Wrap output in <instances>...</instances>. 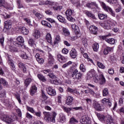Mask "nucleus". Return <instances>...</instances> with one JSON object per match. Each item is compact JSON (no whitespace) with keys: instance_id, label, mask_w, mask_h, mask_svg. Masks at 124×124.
I'll return each mask as SVG.
<instances>
[{"instance_id":"f704fd0d","label":"nucleus","mask_w":124,"mask_h":124,"mask_svg":"<svg viewBox=\"0 0 124 124\" xmlns=\"http://www.w3.org/2000/svg\"><path fill=\"white\" fill-rule=\"evenodd\" d=\"M57 18L60 22H61V23H63L64 24H65V23H66L65 18H64V17H62V16L61 15L58 16Z\"/></svg>"},{"instance_id":"bf43d9fd","label":"nucleus","mask_w":124,"mask_h":124,"mask_svg":"<svg viewBox=\"0 0 124 124\" xmlns=\"http://www.w3.org/2000/svg\"><path fill=\"white\" fill-rule=\"evenodd\" d=\"M37 61L39 63L42 64L44 62V59L41 57L40 58L37 59Z\"/></svg>"},{"instance_id":"9d476101","label":"nucleus","mask_w":124,"mask_h":124,"mask_svg":"<svg viewBox=\"0 0 124 124\" xmlns=\"http://www.w3.org/2000/svg\"><path fill=\"white\" fill-rule=\"evenodd\" d=\"M48 62L46 63V66H52L54 64V58L52 54L48 53Z\"/></svg>"},{"instance_id":"c756f323","label":"nucleus","mask_w":124,"mask_h":124,"mask_svg":"<svg viewBox=\"0 0 124 124\" xmlns=\"http://www.w3.org/2000/svg\"><path fill=\"white\" fill-rule=\"evenodd\" d=\"M33 13L39 20H40V19H42V18H43V17H44L43 15H42L41 14H40L34 10L33 11Z\"/></svg>"},{"instance_id":"6e6d98bb","label":"nucleus","mask_w":124,"mask_h":124,"mask_svg":"<svg viewBox=\"0 0 124 124\" xmlns=\"http://www.w3.org/2000/svg\"><path fill=\"white\" fill-rule=\"evenodd\" d=\"M70 64H72V62L69 61L68 62L63 64L62 67L63 68H65V67H67V66L70 65Z\"/></svg>"},{"instance_id":"774afa93","label":"nucleus","mask_w":124,"mask_h":124,"mask_svg":"<svg viewBox=\"0 0 124 124\" xmlns=\"http://www.w3.org/2000/svg\"><path fill=\"white\" fill-rule=\"evenodd\" d=\"M62 53L63 54H68V50L66 48H63L62 50Z\"/></svg>"},{"instance_id":"603ef678","label":"nucleus","mask_w":124,"mask_h":124,"mask_svg":"<svg viewBox=\"0 0 124 124\" xmlns=\"http://www.w3.org/2000/svg\"><path fill=\"white\" fill-rule=\"evenodd\" d=\"M16 112L17 113L18 116L19 117V118H22V111H21V109H20V108H17Z\"/></svg>"},{"instance_id":"9b49d317","label":"nucleus","mask_w":124,"mask_h":124,"mask_svg":"<svg viewBox=\"0 0 124 124\" xmlns=\"http://www.w3.org/2000/svg\"><path fill=\"white\" fill-rule=\"evenodd\" d=\"M31 53H26L25 52H22L20 55V57L23 60H30L31 59Z\"/></svg>"},{"instance_id":"6e6552de","label":"nucleus","mask_w":124,"mask_h":124,"mask_svg":"<svg viewBox=\"0 0 124 124\" xmlns=\"http://www.w3.org/2000/svg\"><path fill=\"white\" fill-rule=\"evenodd\" d=\"M62 109L64 112H66V113H68L69 112H70L72 109H74V110H82L83 107H75L70 108H66V107L63 106Z\"/></svg>"},{"instance_id":"393cba45","label":"nucleus","mask_w":124,"mask_h":124,"mask_svg":"<svg viewBox=\"0 0 124 124\" xmlns=\"http://www.w3.org/2000/svg\"><path fill=\"white\" fill-rule=\"evenodd\" d=\"M70 55L71 58L73 59H75L77 57V51L75 48H72L70 52Z\"/></svg>"},{"instance_id":"72a5a7b5","label":"nucleus","mask_w":124,"mask_h":124,"mask_svg":"<svg viewBox=\"0 0 124 124\" xmlns=\"http://www.w3.org/2000/svg\"><path fill=\"white\" fill-rule=\"evenodd\" d=\"M20 31L22 33L25 35L29 34V30L26 29V27H22V28L20 29Z\"/></svg>"},{"instance_id":"0eeeda50","label":"nucleus","mask_w":124,"mask_h":124,"mask_svg":"<svg viewBox=\"0 0 124 124\" xmlns=\"http://www.w3.org/2000/svg\"><path fill=\"white\" fill-rule=\"evenodd\" d=\"M16 40L17 42H15L14 43V44L16 45V46H23V44L24 42V38H23V37L19 36H18L16 38Z\"/></svg>"},{"instance_id":"5701e85b","label":"nucleus","mask_w":124,"mask_h":124,"mask_svg":"<svg viewBox=\"0 0 124 124\" xmlns=\"http://www.w3.org/2000/svg\"><path fill=\"white\" fill-rule=\"evenodd\" d=\"M31 83V78H27L25 79L24 82V86H25V90H27V88L30 86V84Z\"/></svg>"},{"instance_id":"473e14b6","label":"nucleus","mask_w":124,"mask_h":124,"mask_svg":"<svg viewBox=\"0 0 124 124\" xmlns=\"http://www.w3.org/2000/svg\"><path fill=\"white\" fill-rule=\"evenodd\" d=\"M106 123L107 124H117L114 122V119L112 117H108L106 120Z\"/></svg>"},{"instance_id":"ea45409f","label":"nucleus","mask_w":124,"mask_h":124,"mask_svg":"<svg viewBox=\"0 0 124 124\" xmlns=\"http://www.w3.org/2000/svg\"><path fill=\"white\" fill-rule=\"evenodd\" d=\"M74 12V10H72L71 9H69L65 12V14L66 16H71V15L73 14Z\"/></svg>"},{"instance_id":"0e129e2a","label":"nucleus","mask_w":124,"mask_h":124,"mask_svg":"<svg viewBox=\"0 0 124 124\" xmlns=\"http://www.w3.org/2000/svg\"><path fill=\"white\" fill-rule=\"evenodd\" d=\"M67 19H68V20L69 21H70L71 22H74V21H75V19L71 17V16H67Z\"/></svg>"},{"instance_id":"de8ad7c7","label":"nucleus","mask_w":124,"mask_h":124,"mask_svg":"<svg viewBox=\"0 0 124 124\" xmlns=\"http://www.w3.org/2000/svg\"><path fill=\"white\" fill-rule=\"evenodd\" d=\"M14 95L17 100H18L19 104H22V101H21V98H20V95L19 94H15Z\"/></svg>"},{"instance_id":"a19ab883","label":"nucleus","mask_w":124,"mask_h":124,"mask_svg":"<svg viewBox=\"0 0 124 124\" xmlns=\"http://www.w3.org/2000/svg\"><path fill=\"white\" fill-rule=\"evenodd\" d=\"M6 94V92L5 91V90L4 89L2 90L1 93H0V98H4L5 97Z\"/></svg>"},{"instance_id":"aec40b11","label":"nucleus","mask_w":124,"mask_h":124,"mask_svg":"<svg viewBox=\"0 0 124 124\" xmlns=\"http://www.w3.org/2000/svg\"><path fill=\"white\" fill-rule=\"evenodd\" d=\"M99 80H100V85H104V84L106 83V79H105L103 74H101L99 75Z\"/></svg>"},{"instance_id":"f8f14e48","label":"nucleus","mask_w":124,"mask_h":124,"mask_svg":"<svg viewBox=\"0 0 124 124\" xmlns=\"http://www.w3.org/2000/svg\"><path fill=\"white\" fill-rule=\"evenodd\" d=\"M93 106L94 107V108L97 110V111H103V110H104V107L100 106L98 103L95 101L93 102Z\"/></svg>"},{"instance_id":"1a4fd4ad","label":"nucleus","mask_w":124,"mask_h":124,"mask_svg":"<svg viewBox=\"0 0 124 124\" xmlns=\"http://www.w3.org/2000/svg\"><path fill=\"white\" fill-rule=\"evenodd\" d=\"M46 92L48 94L51 96H55L56 94V90L55 89H53L51 86H49L46 88Z\"/></svg>"},{"instance_id":"4be33fe9","label":"nucleus","mask_w":124,"mask_h":124,"mask_svg":"<svg viewBox=\"0 0 124 124\" xmlns=\"http://www.w3.org/2000/svg\"><path fill=\"white\" fill-rule=\"evenodd\" d=\"M8 60L12 70H13V71H15L16 68H15V65H14V63L13 62V60L10 59L9 56L8 57Z\"/></svg>"},{"instance_id":"7ed1b4c3","label":"nucleus","mask_w":124,"mask_h":124,"mask_svg":"<svg viewBox=\"0 0 124 124\" xmlns=\"http://www.w3.org/2000/svg\"><path fill=\"white\" fill-rule=\"evenodd\" d=\"M15 119H16V120L18 119V117H17L16 115L11 116L5 115L2 117V120L3 122H5L6 124H12V123L15 121Z\"/></svg>"},{"instance_id":"39448f33","label":"nucleus","mask_w":124,"mask_h":124,"mask_svg":"<svg viewBox=\"0 0 124 124\" xmlns=\"http://www.w3.org/2000/svg\"><path fill=\"white\" fill-rule=\"evenodd\" d=\"M101 6H102L103 9H104L105 11H107V12H108V13H109V14L112 15L113 17H115L116 16V14H115V12L113 11V10H112V8H111L108 6H107L105 3H104V2H102Z\"/></svg>"},{"instance_id":"e433bc0d","label":"nucleus","mask_w":124,"mask_h":124,"mask_svg":"<svg viewBox=\"0 0 124 124\" xmlns=\"http://www.w3.org/2000/svg\"><path fill=\"white\" fill-rule=\"evenodd\" d=\"M92 48L94 52H97L98 49H99V45H98V43H94L93 45Z\"/></svg>"},{"instance_id":"37998d69","label":"nucleus","mask_w":124,"mask_h":124,"mask_svg":"<svg viewBox=\"0 0 124 124\" xmlns=\"http://www.w3.org/2000/svg\"><path fill=\"white\" fill-rule=\"evenodd\" d=\"M60 40H61V37L60 35H58L56 36L55 40L54 42V45H56V44H58L60 42Z\"/></svg>"},{"instance_id":"412c9836","label":"nucleus","mask_w":124,"mask_h":124,"mask_svg":"<svg viewBox=\"0 0 124 124\" xmlns=\"http://www.w3.org/2000/svg\"><path fill=\"white\" fill-rule=\"evenodd\" d=\"M87 7L90 8L91 9H94L95 7H98L97 4L95 2H92L91 3H88L86 4Z\"/></svg>"},{"instance_id":"7c9ffc66","label":"nucleus","mask_w":124,"mask_h":124,"mask_svg":"<svg viewBox=\"0 0 124 124\" xmlns=\"http://www.w3.org/2000/svg\"><path fill=\"white\" fill-rule=\"evenodd\" d=\"M37 77L40 81H42V82H44V83H45L47 81V79H46L45 77H44V76H43V75L42 74H38L37 75Z\"/></svg>"},{"instance_id":"f03ea898","label":"nucleus","mask_w":124,"mask_h":124,"mask_svg":"<svg viewBox=\"0 0 124 124\" xmlns=\"http://www.w3.org/2000/svg\"><path fill=\"white\" fill-rule=\"evenodd\" d=\"M70 72L72 74V78L76 79L77 81H81V79L83 78V74L81 72L78 73L77 69L72 67L70 69Z\"/></svg>"},{"instance_id":"864d4df0","label":"nucleus","mask_w":124,"mask_h":124,"mask_svg":"<svg viewBox=\"0 0 124 124\" xmlns=\"http://www.w3.org/2000/svg\"><path fill=\"white\" fill-rule=\"evenodd\" d=\"M28 43L30 46H33V44H34V40L32 38H30L28 41Z\"/></svg>"},{"instance_id":"dca6fc26","label":"nucleus","mask_w":124,"mask_h":124,"mask_svg":"<svg viewBox=\"0 0 124 124\" xmlns=\"http://www.w3.org/2000/svg\"><path fill=\"white\" fill-rule=\"evenodd\" d=\"M84 13L85 14H86L87 17H90V18L93 19V20H96V17H95V16L94 15V14H93L91 11L85 10L84 11Z\"/></svg>"},{"instance_id":"b1692460","label":"nucleus","mask_w":124,"mask_h":124,"mask_svg":"<svg viewBox=\"0 0 124 124\" xmlns=\"http://www.w3.org/2000/svg\"><path fill=\"white\" fill-rule=\"evenodd\" d=\"M72 29L73 31H74L76 34H79L80 30H79L78 26L75 25V24L72 25Z\"/></svg>"},{"instance_id":"423d86ee","label":"nucleus","mask_w":124,"mask_h":124,"mask_svg":"<svg viewBox=\"0 0 124 124\" xmlns=\"http://www.w3.org/2000/svg\"><path fill=\"white\" fill-rule=\"evenodd\" d=\"M80 122L82 124H92V121L88 115L82 116Z\"/></svg>"},{"instance_id":"3c124183","label":"nucleus","mask_w":124,"mask_h":124,"mask_svg":"<svg viewBox=\"0 0 124 124\" xmlns=\"http://www.w3.org/2000/svg\"><path fill=\"white\" fill-rule=\"evenodd\" d=\"M79 69L82 72H85L86 71V67L84 64H81L79 66Z\"/></svg>"},{"instance_id":"680f3d73","label":"nucleus","mask_w":124,"mask_h":124,"mask_svg":"<svg viewBox=\"0 0 124 124\" xmlns=\"http://www.w3.org/2000/svg\"><path fill=\"white\" fill-rule=\"evenodd\" d=\"M27 110H28V111H29V112H31V113H32L33 114H34V113H35L34 110L33 109V108H31V107L28 106Z\"/></svg>"},{"instance_id":"e2e57ef3","label":"nucleus","mask_w":124,"mask_h":124,"mask_svg":"<svg viewBox=\"0 0 124 124\" xmlns=\"http://www.w3.org/2000/svg\"><path fill=\"white\" fill-rule=\"evenodd\" d=\"M46 20L48 21V22H50V23H51V24H56V21L54 19H52V18H46Z\"/></svg>"},{"instance_id":"4d7b16f0","label":"nucleus","mask_w":124,"mask_h":124,"mask_svg":"<svg viewBox=\"0 0 124 124\" xmlns=\"http://www.w3.org/2000/svg\"><path fill=\"white\" fill-rule=\"evenodd\" d=\"M65 121H66V118H65V116H64V115H62V116H60L61 123H62V124H63V123H64Z\"/></svg>"},{"instance_id":"338daca9","label":"nucleus","mask_w":124,"mask_h":124,"mask_svg":"<svg viewBox=\"0 0 124 124\" xmlns=\"http://www.w3.org/2000/svg\"><path fill=\"white\" fill-rule=\"evenodd\" d=\"M4 42V37H2V38H0V43L2 46H3Z\"/></svg>"},{"instance_id":"58836bf2","label":"nucleus","mask_w":124,"mask_h":124,"mask_svg":"<svg viewBox=\"0 0 124 124\" xmlns=\"http://www.w3.org/2000/svg\"><path fill=\"white\" fill-rule=\"evenodd\" d=\"M46 38L48 43H51L52 42V37L51 36V34L47 33L46 36Z\"/></svg>"},{"instance_id":"052dcab7","label":"nucleus","mask_w":124,"mask_h":124,"mask_svg":"<svg viewBox=\"0 0 124 124\" xmlns=\"http://www.w3.org/2000/svg\"><path fill=\"white\" fill-rule=\"evenodd\" d=\"M47 76L50 78H51V79H56V78H57V77L52 73H49Z\"/></svg>"},{"instance_id":"a18cd8bd","label":"nucleus","mask_w":124,"mask_h":124,"mask_svg":"<svg viewBox=\"0 0 124 124\" xmlns=\"http://www.w3.org/2000/svg\"><path fill=\"white\" fill-rule=\"evenodd\" d=\"M97 65L99 68H101L102 69H104V68H105V66L99 62H97Z\"/></svg>"},{"instance_id":"09e8293b","label":"nucleus","mask_w":124,"mask_h":124,"mask_svg":"<svg viewBox=\"0 0 124 124\" xmlns=\"http://www.w3.org/2000/svg\"><path fill=\"white\" fill-rule=\"evenodd\" d=\"M63 32L65 36H68V35L70 34V32H69V31H68L67 29L65 28L63 29Z\"/></svg>"},{"instance_id":"8fccbe9b","label":"nucleus","mask_w":124,"mask_h":124,"mask_svg":"<svg viewBox=\"0 0 124 124\" xmlns=\"http://www.w3.org/2000/svg\"><path fill=\"white\" fill-rule=\"evenodd\" d=\"M16 3L18 8H23V7H24V5H23V4L21 2V0H16Z\"/></svg>"},{"instance_id":"79ce46f5","label":"nucleus","mask_w":124,"mask_h":124,"mask_svg":"<svg viewBox=\"0 0 124 124\" xmlns=\"http://www.w3.org/2000/svg\"><path fill=\"white\" fill-rule=\"evenodd\" d=\"M108 94H109V91L108 89L106 88L103 90V96H107Z\"/></svg>"},{"instance_id":"f3484780","label":"nucleus","mask_w":124,"mask_h":124,"mask_svg":"<svg viewBox=\"0 0 124 124\" xmlns=\"http://www.w3.org/2000/svg\"><path fill=\"white\" fill-rule=\"evenodd\" d=\"M57 58L60 62H66L67 61V57L63 56L61 54H58Z\"/></svg>"},{"instance_id":"a211bd4d","label":"nucleus","mask_w":124,"mask_h":124,"mask_svg":"<svg viewBox=\"0 0 124 124\" xmlns=\"http://www.w3.org/2000/svg\"><path fill=\"white\" fill-rule=\"evenodd\" d=\"M18 66L19 68H20V69L22 70L23 73H26V72H27V67L24 63H22V62H18Z\"/></svg>"},{"instance_id":"c03bdc74","label":"nucleus","mask_w":124,"mask_h":124,"mask_svg":"<svg viewBox=\"0 0 124 124\" xmlns=\"http://www.w3.org/2000/svg\"><path fill=\"white\" fill-rule=\"evenodd\" d=\"M0 84H2V85L3 86H7V81H6V80H5V79L2 78H0Z\"/></svg>"},{"instance_id":"20e7f679","label":"nucleus","mask_w":124,"mask_h":124,"mask_svg":"<svg viewBox=\"0 0 124 124\" xmlns=\"http://www.w3.org/2000/svg\"><path fill=\"white\" fill-rule=\"evenodd\" d=\"M109 36H111V34L109 33L108 35H106L104 36H99L100 39H103V40H105L106 42L108 43L109 44H111L112 45L115 44L116 43V41L115 39L111 38H107V37H109Z\"/></svg>"},{"instance_id":"5fc2aeb1","label":"nucleus","mask_w":124,"mask_h":124,"mask_svg":"<svg viewBox=\"0 0 124 124\" xmlns=\"http://www.w3.org/2000/svg\"><path fill=\"white\" fill-rule=\"evenodd\" d=\"M107 2L110 3V4H116L117 1V0H106Z\"/></svg>"},{"instance_id":"13d9d810","label":"nucleus","mask_w":124,"mask_h":124,"mask_svg":"<svg viewBox=\"0 0 124 124\" xmlns=\"http://www.w3.org/2000/svg\"><path fill=\"white\" fill-rule=\"evenodd\" d=\"M42 98L45 99V100H47V99H48V97H47L46 94H45V93L43 91H42Z\"/></svg>"},{"instance_id":"c85d7f7f","label":"nucleus","mask_w":124,"mask_h":124,"mask_svg":"<svg viewBox=\"0 0 124 124\" xmlns=\"http://www.w3.org/2000/svg\"><path fill=\"white\" fill-rule=\"evenodd\" d=\"M112 51V47L107 46L106 48L104 49L103 54L104 55H108L110 52Z\"/></svg>"},{"instance_id":"2eb2a0df","label":"nucleus","mask_w":124,"mask_h":124,"mask_svg":"<svg viewBox=\"0 0 124 124\" xmlns=\"http://www.w3.org/2000/svg\"><path fill=\"white\" fill-rule=\"evenodd\" d=\"M89 31L92 34H95V35H97V31H98L97 27L93 25L89 27Z\"/></svg>"},{"instance_id":"c9c22d12","label":"nucleus","mask_w":124,"mask_h":124,"mask_svg":"<svg viewBox=\"0 0 124 124\" xmlns=\"http://www.w3.org/2000/svg\"><path fill=\"white\" fill-rule=\"evenodd\" d=\"M107 15H105L104 14H99L98 17L100 20H106L107 19Z\"/></svg>"},{"instance_id":"f257e3e1","label":"nucleus","mask_w":124,"mask_h":124,"mask_svg":"<svg viewBox=\"0 0 124 124\" xmlns=\"http://www.w3.org/2000/svg\"><path fill=\"white\" fill-rule=\"evenodd\" d=\"M43 114L44 115V120L47 123L51 122V123H55L56 120H55L56 116H57V113L55 111H53L51 114L50 112L44 111Z\"/></svg>"},{"instance_id":"a878e982","label":"nucleus","mask_w":124,"mask_h":124,"mask_svg":"<svg viewBox=\"0 0 124 124\" xmlns=\"http://www.w3.org/2000/svg\"><path fill=\"white\" fill-rule=\"evenodd\" d=\"M96 116L98 120H99L100 122H102V123H104V122H105V119H106V116H104V115L101 114L100 113H97L96 114Z\"/></svg>"},{"instance_id":"bb28decb","label":"nucleus","mask_w":124,"mask_h":124,"mask_svg":"<svg viewBox=\"0 0 124 124\" xmlns=\"http://www.w3.org/2000/svg\"><path fill=\"white\" fill-rule=\"evenodd\" d=\"M32 36L35 38V39H38L40 38V32L38 30H35L32 34Z\"/></svg>"},{"instance_id":"2f4dec72","label":"nucleus","mask_w":124,"mask_h":124,"mask_svg":"<svg viewBox=\"0 0 124 124\" xmlns=\"http://www.w3.org/2000/svg\"><path fill=\"white\" fill-rule=\"evenodd\" d=\"M41 24L43 25V26H45V27H47V28H49V29H51L52 28V25L49 23V22L45 21V20H42L41 21Z\"/></svg>"},{"instance_id":"49530a36","label":"nucleus","mask_w":124,"mask_h":124,"mask_svg":"<svg viewBox=\"0 0 124 124\" xmlns=\"http://www.w3.org/2000/svg\"><path fill=\"white\" fill-rule=\"evenodd\" d=\"M69 123L70 124H76L78 123V120H77L74 117H72L69 121Z\"/></svg>"},{"instance_id":"4c0bfd02","label":"nucleus","mask_w":124,"mask_h":124,"mask_svg":"<svg viewBox=\"0 0 124 124\" xmlns=\"http://www.w3.org/2000/svg\"><path fill=\"white\" fill-rule=\"evenodd\" d=\"M10 52H12V53H17L18 52V48L16 47L11 46L9 47Z\"/></svg>"},{"instance_id":"cd10ccee","label":"nucleus","mask_w":124,"mask_h":124,"mask_svg":"<svg viewBox=\"0 0 124 124\" xmlns=\"http://www.w3.org/2000/svg\"><path fill=\"white\" fill-rule=\"evenodd\" d=\"M73 100H74L73 97L71 96H68L66 99V104L67 105H72Z\"/></svg>"},{"instance_id":"4468645a","label":"nucleus","mask_w":124,"mask_h":124,"mask_svg":"<svg viewBox=\"0 0 124 124\" xmlns=\"http://www.w3.org/2000/svg\"><path fill=\"white\" fill-rule=\"evenodd\" d=\"M30 93L31 95L33 96V95H34L36 93H37V87H36V86L35 85H33L31 86V87L30 88Z\"/></svg>"},{"instance_id":"ddd939ff","label":"nucleus","mask_w":124,"mask_h":124,"mask_svg":"<svg viewBox=\"0 0 124 124\" xmlns=\"http://www.w3.org/2000/svg\"><path fill=\"white\" fill-rule=\"evenodd\" d=\"M12 25V21L10 20H8L5 21L4 23V29H6L7 31H8L11 28V26Z\"/></svg>"},{"instance_id":"6ab92c4d","label":"nucleus","mask_w":124,"mask_h":124,"mask_svg":"<svg viewBox=\"0 0 124 124\" xmlns=\"http://www.w3.org/2000/svg\"><path fill=\"white\" fill-rule=\"evenodd\" d=\"M68 93H70L77 94L78 95H80V93H79L77 89H72V88H70V87H68L66 90Z\"/></svg>"},{"instance_id":"69168bd1","label":"nucleus","mask_w":124,"mask_h":124,"mask_svg":"<svg viewBox=\"0 0 124 124\" xmlns=\"http://www.w3.org/2000/svg\"><path fill=\"white\" fill-rule=\"evenodd\" d=\"M2 102L4 104V105H5V106L8 105V104H9V101H8V100H6H6L5 99L3 100L2 101Z\"/></svg>"}]
</instances>
